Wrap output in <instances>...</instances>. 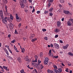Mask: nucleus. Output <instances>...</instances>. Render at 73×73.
I'll use <instances>...</instances> for the list:
<instances>
[{
	"label": "nucleus",
	"mask_w": 73,
	"mask_h": 73,
	"mask_svg": "<svg viewBox=\"0 0 73 73\" xmlns=\"http://www.w3.org/2000/svg\"><path fill=\"white\" fill-rule=\"evenodd\" d=\"M59 7L60 8H61V7H62V5H61V4H59Z\"/></svg>",
	"instance_id": "nucleus-54"
},
{
	"label": "nucleus",
	"mask_w": 73,
	"mask_h": 73,
	"mask_svg": "<svg viewBox=\"0 0 73 73\" xmlns=\"http://www.w3.org/2000/svg\"><path fill=\"white\" fill-rule=\"evenodd\" d=\"M54 46H55V48L56 49H58L60 48L59 45L57 43H54Z\"/></svg>",
	"instance_id": "nucleus-4"
},
{
	"label": "nucleus",
	"mask_w": 73,
	"mask_h": 73,
	"mask_svg": "<svg viewBox=\"0 0 73 73\" xmlns=\"http://www.w3.org/2000/svg\"><path fill=\"white\" fill-rule=\"evenodd\" d=\"M37 38H35L34 39H32L31 40L32 42H34V41H35L37 40Z\"/></svg>",
	"instance_id": "nucleus-16"
},
{
	"label": "nucleus",
	"mask_w": 73,
	"mask_h": 73,
	"mask_svg": "<svg viewBox=\"0 0 73 73\" xmlns=\"http://www.w3.org/2000/svg\"><path fill=\"white\" fill-rule=\"evenodd\" d=\"M68 70H69V69L68 68H66L65 70L66 72H69V71H68Z\"/></svg>",
	"instance_id": "nucleus-36"
},
{
	"label": "nucleus",
	"mask_w": 73,
	"mask_h": 73,
	"mask_svg": "<svg viewBox=\"0 0 73 73\" xmlns=\"http://www.w3.org/2000/svg\"><path fill=\"white\" fill-rule=\"evenodd\" d=\"M61 25V22L60 21H58L57 22V26L58 27H60Z\"/></svg>",
	"instance_id": "nucleus-11"
},
{
	"label": "nucleus",
	"mask_w": 73,
	"mask_h": 73,
	"mask_svg": "<svg viewBox=\"0 0 73 73\" xmlns=\"http://www.w3.org/2000/svg\"><path fill=\"white\" fill-rule=\"evenodd\" d=\"M40 66L41 67V69H42L44 68V66H42V65H41Z\"/></svg>",
	"instance_id": "nucleus-60"
},
{
	"label": "nucleus",
	"mask_w": 73,
	"mask_h": 73,
	"mask_svg": "<svg viewBox=\"0 0 73 73\" xmlns=\"http://www.w3.org/2000/svg\"><path fill=\"white\" fill-rule=\"evenodd\" d=\"M29 1L31 3H32V1L31 0H29Z\"/></svg>",
	"instance_id": "nucleus-64"
},
{
	"label": "nucleus",
	"mask_w": 73,
	"mask_h": 73,
	"mask_svg": "<svg viewBox=\"0 0 73 73\" xmlns=\"http://www.w3.org/2000/svg\"><path fill=\"white\" fill-rule=\"evenodd\" d=\"M36 13L37 14H39V13H40V11H37Z\"/></svg>",
	"instance_id": "nucleus-52"
},
{
	"label": "nucleus",
	"mask_w": 73,
	"mask_h": 73,
	"mask_svg": "<svg viewBox=\"0 0 73 73\" xmlns=\"http://www.w3.org/2000/svg\"><path fill=\"white\" fill-rule=\"evenodd\" d=\"M4 50H5V52H7L8 51V50L6 48L4 49Z\"/></svg>",
	"instance_id": "nucleus-57"
},
{
	"label": "nucleus",
	"mask_w": 73,
	"mask_h": 73,
	"mask_svg": "<svg viewBox=\"0 0 73 73\" xmlns=\"http://www.w3.org/2000/svg\"><path fill=\"white\" fill-rule=\"evenodd\" d=\"M2 20L3 23L5 24H7V17H5V19H3V17H2Z\"/></svg>",
	"instance_id": "nucleus-2"
},
{
	"label": "nucleus",
	"mask_w": 73,
	"mask_h": 73,
	"mask_svg": "<svg viewBox=\"0 0 73 73\" xmlns=\"http://www.w3.org/2000/svg\"><path fill=\"white\" fill-rule=\"evenodd\" d=\"M25 60L26 61L28 62H31V60L29 59V58H28V56H27L26 57Z\"/></svg>",
	"instance_id": "nucleus-6"
},
{
	"label": "nucleus",
	"mask_w": 73,
	"mask_h": 73,
	"mask_svg": "<svg viewBox=\"0 0 73 73\" xmlns=\"http://www.w3.org/2000/svg\"><path fill=\"white\" fill-rule=\"evenodd\" d=\"M63 12L64 13H65L66 15H69L70 13V12L68 11L64 10Z\"/></svg>",
	"instance_id": "nucleus-7"
},
{
	"label": "nucleus",
	"mask_w": 73,
	"mask_h": 73,
	"mask_svg": "<svg viewBox=\"0 0 73 73\" xmlns=\"http://www.w3.org/2000/svg\"><path fill=\"white\" fill-rule=\"evenodd\" d=\"M15 34H16V35H18V32H17V30L15 29V31L14 33Z\"/></svg>",
	"instance_id": "nucleus-27"
},
{
	"label": "nucleus",
	"mask_w": 73,
	"mask_h": 73,
	"mask_svg": "<svg viewBox=\"0 0 73 73\" xmlns=\"http://www.w3.org/2000/svg\"><path fill=\"white\" fill-rule=\"evenodd\" d=\"M45 61H49V59L48 58L46 57L45 58Z\"/></svg>",
	"instance_id": "nucleus-26"
},
{
	"label": "nucleus",
	"mask_w": 73,
	"mask_h": 73,
	"mask_svg": "<svg viewBox=\"0 0 73 73\" xmlns=\"http://www.w3.org/2000/svg\"><path fill=\"white\" fill-rule=\"evenodd\" d=\"M49 55L50 56H53V53L52 52L49 53Z\"/></svg>",
	"instance_id": "nucleus-37"
},
{
	"label": "nucleus",
	"mask_w": 73,
	"mask_h": 73,
	"mask_svg": "<svg viewBox=\"0 0 73 73\" xmlns=\"http://www.w3.org/2000/svg\"><path fill=\"white\" fill-rule=\"evenodd\" d=\"M44 38L45 40H48V37H45Z\"/></svg>",
	"instance_id": "nucleus-49"
},
{
	"label": "nucleus",
	"mask_w": 73,
	"mask_h": 73,
	"mask_svg": "<svg viewBox=\"0 0 73 73\" xmlns=\"http://www.w3.org/2000/svg\"><path fill=\"white\" fill-rule=\"evenodd\" d=\"M68 46L69 44H66L65 46H64L62 47V48L64 49H67Z\"/></svg>",
	"instance_id": "nucleus-5"
},
{
	"label": "nucleus",
	"mask_w": 73,
	"mask_h": 73,
	"mask_svg": "<svg viewBox=\"0 0 73 73\" xmlns=\"http://www.w3.org/2000/svg\"><path fill=\"white\" fill-rule=\"evenodd\" d=\"M3 68L4 69H5V70H6L7 71H8V70H7V67H6L5 66H3Z\"/></svg>",
	"instance_id": "nucleus-18"
},
{
	"label": "nucleus",
	"mask_w": 73,
	"mask_h": 73,
	"mask_svg": "<svg viewBox=\"0 0 73 73\" xmlns=\"http://www.w3.org/2000/svg\"><path fill=\"white\" fill-rule=\"evenodd\" d=\"M62 69L61 68H58V72L61 73L62 72Z\"/></svg>",
	"instance_id": "nucleus-13"
},
{
	"label": "nucleus",
	"mask_w": 73,
	"mask_h": 73,
	"mask_svg": "<svg viewBox=\"0 0 73 73\" xmlns=\"http://www.w3.org/2000/svg\"><path fill=\"white\" fill-rule=\"evenodd\" d=\"M64 18H63L61 20L62 21H64Z\"/></svg>",
	"instance_id": "nucleus-61"
},
{
	"label": "nucleus",
	"mask_w": 73,
	"mask_h": 73,
	"mask_svg": "<svg viewBox=\"0 0 73 73\" xmlns=\"http://www.w3.org/2000/svg\"><path fill=\"white\" fill-rule=\"evenodd\" d=\"M10 19L12 20H13V17L12 16V15H11L10 16Z\"/></svg>",
	"instance_id": "nucleus-33"
},
{
	"label": "nucleus",
	"mask_w": 73,
	"mask_h": 73,
	"mask_svg": "<svg viewBox=\"0 0 73 73\" xmlns=\"http://www.w3.org/2000/svg\"><path fill=\"white\" fill-rule=\"evenodd\" d=\"M50 70L48 69L47 70V72H48V73H50Z\"/></svg>",
	"instance_id": "nucleus-53"
},
{
	"label": "nucleus",
	"mask_w": 73,
	"mask_h": 73,
	"mask_svg": "<svg viewBox=\"0 0 73 73\" xmlns=\"http://www.w3.org/2000/svg\"><path fill=\"white\" fill-rule=\"evenodd\" d=\"M48 61H46V60H44V64L45 65H46L48 64Z\"/></svg>",
	"instance_id": "nucleus-23"
},
{
	"label": "nucleus",
	"mask_w": 73,
	"mask_h": 73,
	"mask_svg": "<svg viewBox=\"0 0 73 73\" xmlns=\"http://www.w3.org/2000/svg\"><path fill=\"white\" fill-rule=\"evenodd\" d=\"M52 52H53L54 53H56V51L54 50V49H52Z\"/></svg>",
	"instance_id": "nucleus-58"
},
{
	"label": "nucleus",
	"mask_w": 73,
	"mask_h": 73,
	"mask_svg": "<svg viewBox=\"0 0 73 73\" xmlns=\"http://www.w3.org/2000/svg\"><path fill=\"white\" fill-rule=\"evenodd\" d=\"M6 53L7 54L8 56H9V53H8V51H7L6 52Z\"/></svg>",
	"instance_id": "nucleus-59"
},
{
	"label": "nucleus",
	"mask_w": 73,
	"mask_h": 73,
	"mask_svg": "<svg viewBox=\"0 0 73 73\" xmlns=\"http://www.w3.org/2000/svg\"><path fill=\"white\" fill-rule=\"evenodd\" d=\"M53 9V8L52 7H51L49 9V11H50V12H52Z\"/></svg>",
	"instance_id": "nucleus-22"
},
{
	"label": "nucleus",
	"mask_w": 73,
	"mask_h": 73,
	"mask_svg": "<svg viewBox=\"0 0 73 73\" xmlns=\"http://www.w3.org/2000/svg\"><path fill=\"white\" fill-rule=\"evenodd\" d=\"M55 33H58L60 32V29L58 28H56L54 30Z\"/></svg>",
	"instance_id": "nucleus-8"
},
{
	"label": "nucleus",
	"mask_w": 73,
	"mask_h": 73,
	"mask_svg": "<svg viewBox=\"0 0 73 73\" xmlns=\"http://www.w3.org/2000/svg\"><path fill=\"white\" fill-rule=\"evenodd\" d=\"M53 14L52 13H49V16H53Z\"/></svg>",
	"instance_id": "nucleus-30"
},
{
	"label": "nucleus",
	"mask_w": 73,
	"mask_h": 73,
	"mask_svg": "<svg viewBox=\"0 0 73 73\" xmlns=\"http://www.w3.org/2000/svg\"><path fill=\"white\" fill-rule=\"evenodd\" d=\"M58 37V35H55V38H57Z\"/></svg>",
	"instance_id": "nucleus-55"
},
{
	"label": "nucleus",
	"mask_w": 73,
	"mask_h": 73,
	"mask_svg": "<svg viewBox=\"0 0 73 73\" xmlns=\"http://www.w3.org/2000/svg\"><path fill=\"white\" fill-rule=\"evenodd\" d=\"M35 59H38V56H37L35 55Z\"/></svg>",
	"instance_id": "nucleus-46"
},
{
	"label": "nucleus",
	"mask_w": 73,
	"mask_h": 73,
	"mask_svg": "<svg viewBox=\"0 0 73 73\" xmlns=\"http://www.w3.org/2000/svg\"><path fill=\"white\" fill-rule=\"evenodd\" d=\"M41 62V61H40V60H38V64H40Z\"/></svg>",
	"instance_id": "nucleus-39"
},
{
	"label": "nucleus",
	"mask_w": 73,
	"mask_h": 73,
	"mask_svg": "<svg viewBox=\"0 0 73 73\" xmlns=\"http://www.w3.org/2000/svg\"><path fill=\"white\" fill-rule=\"evenodd\" d=\"M68 4L70 7H73V5L72 4H71L70 3H69Z\"/></svg>",
	"instance_id": "nucleus-21"
},
{
	"label": "nucleus",
	"mask_w": 73,
	"mask_h": 73,
	"mask_svg": "<svg viewBox=\"0 0 73 73\" xmlns=\"http://www.w3.org/2000/svg\"><path fill=\"white\" fill-rule=\"evenodd\" d=\"M21 52L22 53H24V52H25V49L24 48H22V49H21Z\"/></svg>",
	"instance_id": "nucleus-17"
},
{
	"label": "nucleus",
	"mask_w": 73,
	"mask_h": 73,
	"mask_svg": "<svg viewBox=\"0 0 73 73\" xmlns=\"http://www.w3.org/2000/svg\"><path fill=\"white\" fill-rule=\"evenodd\" d=\"M22 1H23L24 3H27V0H22Z\"/></svg>",
	"instance_id": "nucleus-32"
},
{
	"label": "nucleus",
	"mask_w": 73,
	"mask_h": 73,
	"mask_svg": "<svg viewBox=\"0 0 73 73\" xmlns=\"http://www.w3.org/2000/svg\"><path fill=\"white\" fill-rule=\"evenodd\" d=\"M34 70L36 73H38V72L37 71L36 69H35Z\"/></svg>",
	"instance_id": "nucleus-51"
},
{
	"label": "nucleus",
	"mask_w": 73,
	"mask_h": 73,
	"mask_svg": "<svg viewBox=\"0 0 73 73\" xmlns=\"http://www.w3.org/2000/svg\"><path fill=\"white\" fill-rule=\"evenodd\" d=\"M50 46L51 47H53V44L52 43H51L50 44Z\"/></svg>",
	"instance_id": "nucleus-50"
},
{
	"label": "nucleus",
	"mask_w": 73,
	"mask_h": 73,
	"mask_svg": "<svg viewBox=\"0 0 73 73\" xmlns=\"http://www.w3.org/2000/svg\"><path fill=\"white\" fill-rule=\"evenodd\" d=\"M68 54L70 56H73V53L72 52H69L68 53Z\"/></svg>",
	"instance_id": "nucleus-12"
},
{
	"label": "nucleus",
	"mask_w": 73,
	"mask_h": 73,
	"mask_svg": "<svg viewBox=\"0 0 73 73\" xmlns=\"http://www.w3.org/2000/svg\"><path fill=\"white\" fill-rule=\"evenodd\" d=\"M19 5L22 8H24V4L23 1H19Z\"/></svg>",
	"instance_id": "nucleus-3"
},
{
	"label": "nucleus",
	"mask_w": 73,
	"mask_h": 73,
	"mask_svg": "<svg viewBox=\"0 0 73 73\" xmlns=\"http://www.w3.org/2000/svg\"><path fill=\"white\" fill-rule=\"evenodd\" d=\"M53 70L54 72H56L57 73H58V70H56L55 69H54Z\"/></svg>",
	"instance_id": "nucleus-34"
},
{
	"label": "nucleus",
	"mask_w": 73,
	"mask_h": 73,
	"mask_svg": "<svg viewBox=\"0 0 73 73\" xmlns=\"http://www.w3.org/2000/svg\"><path fill=\"white\" fill-rule=\"evenodd\" d=\"M9 27L10 29H13V25L12 23L10 24Z\"/></svg>",
	"instance_id": "nucleus-10"
},
{
	"label": "nucleus",
	"mask_w": 73,
	"mask_h": 73,
	"mask_svg": "<svg viewBox=\"0 0 73 73\" xmlns=\"http://www.w3.org/2000/svg\"><path fill=\"white\" fill-rule=\"evenodd\" d=\"M15 42H16V40H13L12 41H11V42L12 43H15Z\"/></svg>",
	"instance_id": "nucleus-43"
},
{
	"label": "nucleus",
	"mask_w": 73,
	"mask_h": 73,
	"mask_svg": "<svg viewBox=\"0 0 73 73\" xmlns=\"http://www.w3.org/2000/svg\"><path fill=\"white\" fill-rule=\"evenodd\" d=\"M9 51V52H10L11 53V54H12V50H11L10 49H9V50H8Z\"/></svg>",
	"instance_id": "nucleus-38"
},
{
	"label": "nucleus",
	"mask_w": 73,
	"mask_h": 73,
	"mask_svg": "<svg viewBox=\"0 0 73 73\" xmlns=\"http://www.w3.org/2000/svg\"><path fill=\"white\" fill-rule=\"evenodd\" d=\"M0 15L1 16V17H4L3 16V12L2 10H1L0 11Z\"/></svg>",
	"instance_id": "nucleus-9"
},
{
	"label": "nucleus",
	"mask_w": 73,
	"mask_h": 73,
	"mask_svg": "<svg viewBox=\"0 0 73 73\" xmlns=\"http://www.w3.org/2000/svg\"><path fill=\"white\" fill-rule=\"evenodd\" d=\"M40 56L41 57H42L43 56V53L42 52H41L40 53Z\"/></svg>",
	"instance_id": "nucleus-20"
},
{
	"label": "nucleus",
	"mask_w": 73,
	"mask_h": 73,
	"mask_svg": "<svg viewBox=\"0 0 73 73\" xmlns=\"http://www.w3.org/2000/svg\"><path fill=\"white\" fill-rule=\"evenodd\" d=\"M53 66L54 69H57V66H56V65H54Z\"/></svg>",
	"instance_id": "nucleus-25"
},
{
	"label": "nucleus",
	"mask_w": 73,
	"mask_h": 73,
	"mask_svg": "<svg viewBox=\"0 0 73 73\" xmlns=\"http://www.w3.org/2000/svg\"><path fill=\"white\" fill-rule=\"evenodd\" d=\"M35 11V7H33V10L32 11V13H34V12Z\"/></svg>",
	"instance_id": "nucleus-35"
},
{
	"label": "nucleus",
	"mask_w": 73,
	"mask_h": 73,
	"mask_svg": "<svg viewBox=\"0 0 73 73\" xmlns=\"http://www.w3.org/2000/svg\"><path fill=\"white\" fill-rule=\"evenodd\" d=\"M5 10L7 12V6H5Z\"/></svg>",
	"instance_id": "nucleus-56"
},
{
	"label": "nucleus",
	"mask_w": 73,
	"mask_h": 73,
	"mask_svg": "<svg viewBox=\"0 0 73 73\" xmlns=\"http://www.w3.org/2000/svg\"><path fill=\"white\" fill-rule=\"evenodd\" d=\"M32 37H34L35 36V35L34 34H32L31 35Z\"/></svg>",
	"instance_id": "nucleus-28"
},
{
	"label": "nucleus",
	"mask_w": 73,
	"mask_h": 73,
	"mask_svg": "<svg viewBox=\"0 0 73 73\" xmlns=\"http://www.w3.org/2000/svg\"><path fill=\"white\" fill-rule=\"evenodd\" d=\"M50 5H51V3H48V8H49V7H50Z\"/></svg>",
	"instance_id": "nucleus-42"
},
{
	"label": "nucleus",
	"mask_w": 73,
	"mask_h": 73,
	"mask_svg": "<svg viewBox=\"0 0 73 73\" xmlns=\"http://www.w3.org/2000/svg\"><path fill=\"white\" fill-rule=\"evenodd\" d=\"M15 15L16 16V19L17 20H19V17H18L17 14H16Z\"/></svg>",
	"instance_id": "nucleus-19"
},
{
	"label": "nucleus",
	"mask_w": 73,
	"mask_h": 73,
	"mask_svg": "<svg viewBox=\"0 0 73 73\" xmlns=\"http://www.w3.org/2000/svg\"><path fill=\"white\" fill-rule=\"evenodd\" d=\"M20 72L23 73L24 72V70L23 69H22L21 71Z\"/></svg>",
	"instance_id": "nucleus-47"
},
{
	"label": "nucleus",
	"mask_w": 73,
	"mask_h": 73,
	"mask_svg": "<svg viewBox=\"0 0 73 73\" xmlns=\"http://www.w3.org/2000/svg\"><path fill=\"white\" fill-rule=\"evenodd\" d=\"M41 67L40 66H39L37 67V68H38V70L41 69Z\"/></svg>",
	"instance_id": "nucleus-24"
},
{
	"label": "nucleus",
	"mask_w": 73,
	"mask_h": 73,
	"mask_svg": "<svg viewBox=\"0 0 73 73\" xmlns=\"http://www.w3.org/2000/svg\"><path fill=\"white\" fill-rule=\"evenodd\" d=\"M49 13L48 11H44L45 14H46V13Z\"/></svg>",
	"instance_id": "nucleus-40"
},
{
	"label": "nucleus",
	"mask_w": 73,
	"mask_h": 73,
	"mask_svg": "<svg viewBox=\"0 0 73 73\" xmlns=\"http://www.w3.org/2000/svg\"><path fill=\"white\" fill-rule=\"evenodd\" d=\"M17 60L19 61V62H21V58H17Z\"/></svg>",
	"instance_id": "nucleus-14"
},
{
	"label": "nucleus",
	"mask_w": 73,
	"mask_h": 73,
	"mask_svg": "<svg viewBox=\"0 0 73 73\" xmlns=\"http://www.w3.org/2000/svg\"><path fill=\"white\" fill-rule=\"evenodd\" d=\"M54 58H58V56H53Z\"/></svg>",
	"instance_id": "nucleus-48"
},
{
	"label": "nucleus",
	"mask_w": 73,
	"mask_h": 73,
	"mask_svg": "<svg viewBox=\"0 0 73 73\" xmlns=\"http://www.w3.org/2000/svg\"><path fill=\"white\" fill-rule=\"evenodd\" d=\"M19 20H17V21H18L19 22H20V21H21V18H19Z\"/></svg>",
	"instance_id": "nucleus-62"
},
{
	"label": "nucleus",
	"mask_w": 73,
	"mask_h": 73,
	"mask_svg": "<svg viewBox=\"0 0 73 73\" xmlns=\"http://www.w3.org/2000/svg\"><path fill=\"white\" fill-rule=\"evenodd\" d=\"M59 1L61 3H64V0H60Z\"/></svg>",
	"instance_id": "nucleus-29"
},
{
	"label": "nucleus",
	"mask_w": 73,
	"mask_h": 73,
	"mask_svg": "<svg viewBox=\"0 0 73 73\" xmlns=\"http://www.w3.org/2000/svg\"><path fill=\"white\" fill-rule=\"evenodd\" d=\"M71 22H72V23H73V19H69V21H67V24L68 26H71V25H72V23H71Z\"/></svg>",
	"instance_id": "nucleus-1"
},
{
	"label": "nucleus",
	"mask_w": 73,
	"mask_h": 73,
	"mask_svg": "<svg viewBox=\"0 0 73 73\" xmlns=\"http://www.w3.org/2000/svg\"><path fill=\"white\" fill-rule=\"evenodd\" d=\"M54 0H48L49 3H53Z\"/></svg>",
	"instance_id": "nucleus-31"
},
{
	"label": "nucleus",
	"mask_w": 73,
	"mask_h": 73,
	"mask_svg": "<svg viewBox=\"0 0 73 73\" xmlns=\"http://www.w3.org/2000/svg\"><path fill=\"white\" fill-rule=\"evenodd\" d=\"M18 27H19V28H20V27H21V24L20 23L18 25Z\"/></svg>",
	"instance_id": "nucleus-45"
},
{
	"label": "nucleus",
	"mask_w": 73,
	"mask_h": 73,
	"mask_svg": "<svg viewBox=\"0 0 73 73\" xmlns=\"http://www.w3.org/2000/svg\"><path fill=\"white\" fill-rule=\"evenodd\" d=\"M60 43H63V42L61 40H60Z\"/></svg>",
	"instance_id": "nucleus-63"
},
{
	"label": "nucleus",
	"mask_w": 73,
	"mask_h": 73,
	"mask_svg": "<svg viewBox=\"0 0 73 73\" xmlns=\"http://www.w3.org/2000/svg\"><path fill=\"white\" fill-rule=\"evenodd\" d=\"M42 31L43 32H45L46 31V29H42Z\"/></svg>",
	"instance_id": "nucleus-44"
},
{
	"label": "nucleus",
	"mask_w": 73,
	"mask_h": 73,
	"mask_svg": "<svg viewBox=\"0 0 73 73\" xmlns=\"http://www.w3.org/2000/svg\"><path fill=\"white\" fill-rule=\"evenodd\" d=\"M14 49L15 50L16 52H19V51H18L17 49V48H16V47L15 46H14Z\"/></svg>",
	"instance_id": "nucleus-15"
},
{
	"label": "nucleus",
	"mask_w": 73,
	"mask_h": 73,
	"mask_svg": "<svg viewBox=\"0 0 73 73\" xmlns=\"http://www.w3.org/2000/svg\"><path fill=\"white\" fill-rule=\"evenodd\" d=\"M33 62H37V59H35V60L34 61H33Z\"/></svg>",
	"instance_id": "nucleus-41"
}]
</instances>
